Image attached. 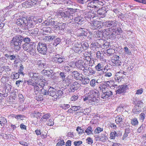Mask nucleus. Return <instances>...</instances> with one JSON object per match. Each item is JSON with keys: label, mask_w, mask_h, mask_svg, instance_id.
<instances>
[{"label": "nucleus", "mask_w": 146, "mask_h": 146, "mask_svg": "<svg viewBox=\"0 0 146 146\" xmlns=\"http://www.w3.org/2000/svg\"><path fill=\"white\" fill-rule=\"evenodd\" d=\"M103 128L100 127H97L94 130V133H99L103 131Z\"/></svg>", "instance_id": "5fc2aeb1"}, {"label": "nucleus", "mask_w": 146, "mask_h": 146, "mask_svg": "<svg viewBox=\"0 0 146 146\" xmlns=\"http://www.w3.org/2000/svg\"><path fill=\"white\" fill-rule=\"evenodd\" d=\"M82 45V48H83V51L89 47V45L87 42H84L83 43H81Z\"/></svg>", "instance_id": "de8ad7c7"}, {"label": "nucleus", "mask_w": 146, "mask_h": 146, "mask_svg": "<svg viewBox=\"0 0 146 146\" xmlns=\"http://www.w3.org/2000/svg\"><path fill=\"white\" fill-rule=\"evenodd\" d=\"M81 85L77 82H74L71 85L69 89V92H74L75 90H77L80 87Z\"/></svg>", "instance_id": "f8f14e48"}, {"label": "nucleus", "mask_w": 146, "mask_h": 146, "mask_svg": "<svg viewBox=\"0 0 146 146\" xmlns=\"http://www.w3.org/2000/svg\"><path fill=\"white\" fill-rule=\"evenodd\" d=\"M76 130L79 134H82L84 132V130L80 127H77Z\"/></svg>", "instance_id": "864d4df0"}, {"label": "nucleus", "mask_w": 146, "mask_h": 146, "mask_svg": "<svg viewBox=\"0 0 146 146\" xmlns=\"http://www.w3.org/2000/svg\"><path fill=\"white\" fill-rule=\"evenodd\" d=\"M63 94V92L61 90L58 91H56V94L55 96V98L57 99L58 98H59Z\"/></svg>", "instance_id": "c85d7f7f"}, {"label": "nucleus", "mask_w": 146, "mask_h": 146, "mask_svg": "<svg viewBox=\"0 0 146 146\" xmlns=\"http://www.w3.org/2000/svg\"><path fill=\"white\" fill-rule=\"evenodd\" d=\"M65 142L63 140L59 141L56 144L57 146H62L64 145Z\"/></svg>", "instance_id": "774afa93"}, {"label": "nucleus", "mask_w": 146, "mask_h": 146, "mask_svg": "<svg viewBox=\"0 0 146 146\" xmlns=\"http://www.w3.org/2000/svg\"><path fill=\"white\" fill-rule=\"evenodd\" d=\"M125 72L121 70L116 73L115 79L116 82H119L123 79L124 73Z\"/></svg>", "instance_id": "9d476101"}, {"label": "nucleus", "mask_w": 146, "mask_h": 146, "mask_svg": "<svg viewBox=\"0 0 146 146\" xmlns=\"http://www.w3.org/2000/svg\"><path fill=\"white\" fill-rule=\"evenodd\" d=\"M9 81V77L7 75L2 77L1 79V82L3 84H5Z\"/></svg>", "instance_id": "4c0bfd02"}, {"label": "nucleus", "mask_w": 146, "mask_h": 146, "mask_svg": "<svg viewBox=\"0 0 146 146\" xmlns=\"http://www.w3.org/2000/svg\"><path fill=\"white\" fill-rule=\"evenodd\" d=\"M64 70L66 72H71L72 70V69L71 67L68 66H65L64 68Z\"/></svg>", "instance_id": "3c124183"}, {"label": "nucleus", "mask_w": 146, "mask_h": 146, "mask_svg": "<svg viewBox=\"0 0 146 146\" xmlns=\"http://www.w3.org/2000/svg\"><path fill=\"white\" fill-rule=\"evenodd\" d=\"M37 49L39 53L44 55L46 54L47 50L46 44L45 43L39 42L37 46Z\"/></svg>", "instance_id": "20e7f679"}, {"label": "nucleus", "mask_w": 146, "mask_h": 146, "mask_svg": "<svg viewBox=\"0 0 146 146\" xmlns=\"http://www.w3.org/2000/svg\"><path fill=\"white\" fill-rule=\"evenodd\" d=\"M96 57L101 61L104 60V53L102 51H98L96 53Z\"/></svg>", "instance_id": "b1692460"}, {"label": "nucleus", "mask_w": 146, "mask_h": 146, "mask_svg": "<svg viewBox=\"0 0 146 146\" xmlns=\"http://www.w3.org/2000/svg\"><path fill=\"white\" fill-rule=\"evenodd\" d=\"M35 98L36 100L38 101H40L43 100L42 96L40 95L37 94L36 96H35Z\"/></svg>", "instance_id": "4d7b16f0"}, {"label": "nucleus", "mask_w": 146, "mask_h": 146, "mask_svg": "<svg viewBox=\"0 0 146 146\" xmlns=\"http://www.w3.org/2000/svg\"><path fill=\"white\" fill-rule=\"evenodd\" d=\"M97 83H98L97 80H96L94 79H92L90 81V84L92 87H94L95 86Z\"/></svg>", "instance_id": "8fccbe9b"}, {"label": "nucleus", "mask_w": 146, "mask_h": 146, "mask_svg": "<svg viewBox=\"0 0 146 146\" xmlns=\"http://www.w3.org/2000/svg\"><path fill=\"white\" fill-rule=\"evenodd\" d=\"M19 73H17L15 72H14L12 73L11 75V78L13 80L17 79L19 78Z\"/></svg>", "instance_id": "2f4dec72"}, {"label": "nucleus", "mask_w": 146, "mask_h": 146, "mask_svg": "<svg viewBox=\"0 0 146 146\" xmlns=\"http://www.w3.org/2000/svg\"><path fill=\"white\" fill-rule=\"evenodd\" d=\"M95 69L97 71H102L104 69V65L102 62L99 63L95 67Z\"/></svg>", "instance_id": "4be33fe9"}, {"label": "nucleus", "mask_w": 146, "mask_h": 146, "mask_svg": "<svg viewBox=\"0 0 146 146\" xmlns=\"http://www.w3.org/2000/svg\"><path fill=\"white\" fill-rule=\"evenodd\" d=\"M45 61L43 60H40L37 61V65L40 69L43 67L45 65Z\"/></svg>", "instance_id": "7c9ffc66"}, {"label": "nucleus", "mask_w": 146, "mask_h": 146, "mask_svg": "<svg viewBox=\"0 0 146 146\" xmlns=\"http://www.w3.org/2000/svg\"><path fill=\"white\" fill-rule=\"evenodd\" d=\"M50 116V113H46L41 118L40 121L41 122L46 121L49 118Z\"/></svg>", "instance_id": "473e14b6"}, {"label": "nucleus", "mask_w": 146, "mask_h": 146, "mask_svg": "<svg viewBox=\"0 0 146 146\" xmlns=\"http://www.w3.org/2000/svg\"><path fill=\"white\" fill-rule=\"evenodd\" d=\"M115 50L114 49L112 48H110L107 49L106 51L105 52L107 54L109 55V56L111 55L114 53Z\"/></svg>", "instance_id": "37998d69"}, {"label": "nucleus", "mask_w": 146, "mask_h": 146, "mask_svg": "<svg viewBox=\"0 0 146 146\" xmlns=\"http://www.w3.org/2000/svg\"><path fill=\"white\" fill-rule=\"evenodd\" d=\"M73 111H77L79 110L81 108L80 106H73L71 107Z\"/></svg>", "instance_id": "13d9d810"}, {"label": "nucleus", "mask_w": 146, "mask_h": 146, "mask_svg": "<svg viewBox=\"0 0 146 146\" xmlns=\"http://www.w3.org/2000/svg\"><path fill=\"white\" fill-rule=\"evenodd\" d=\"M26 18L21 17L17 19L16 21V23L19 26L22 25L24 27V24H25Z\"/></svg>", "instance_id": "2eb2a0df"}, {"label": "nucleus", "mask_w": 146, "mask_h": 146, "mask_svg": "<svg viewBox=\"0 0 146 146\" xmlns=\"http://www.w3.org/2000/svg\"><path fill=\"white\" fill-rule=\"evenodd\" d=\"M41 113L37 111H34L33 113L31 114V116L32 117L40 118L41 116Z\"/></svg>", "instance_id": "bb28decb"}, {"label": "nucleus", "mask_w": 146, "mask_h": 146, "mask_svg": "<svg viewBox=\"0 0 146 146\" xmlns=\"http://www.w3.org/2000/svg\"><path fill=\"white\" fill-rule=\"evenodd\" d=\"M87 142L89 144H92L93 143V140L90 137H88L86 139Z\"/></svg>", "instance_id": "0e129e2a"}, {"label": "nucleus", "mask_w": 146, "mask_h": 146, "mask_svg": "<svg viewBox=\"0 0 146 146\" xmlns=\"http://www.w3.org/2000/svg\"><path fill=\"white\" fill-rule=\"evenodd\" d=\"M113 62L115 64V66H119L121 65V62L120 61L118 60H114L113 61Z\"/></svg>", "instance_id": "052dcab7"}, {"label": "nucleus", "mask_w": 146, "mask_h": 146, "mask_svg": "<svg viewBox=\"0 0 146 146\" xmlns=\"http://www.w3.org/2000/svg\"><path fill=\"white\" fill-rule=\"evenodd\" d=\"M99 0H98L96 1L92 0L91 1H90V2L88 4V7H90V9L91 10H94V11H96L98 10V7L97 6V4L95 2L99 1Z\"/></svg>", "instance_id": "1a4fd4ad"}, {"label": "nucleus", "mask_w": 146, "mask_h": 146, "mask_svg": "<svg viewBox=\"0 0 146 146\" xmlns=\"http://www.w3.org/2000/svg\"><path fill=\"white\" fill-rule=\"evenodd\" d=\"M124 49L126 53V54L128 55H130L131 54V52L129 50L128 48L127 47L125 46L124 47Z\"/></svg>", "instance_id": "338daca9"}, {"label": "nucleus", "mask_w": 146, "mask_h": 146, "mask_svg": "<svg viewBox=\"0 0 146 146\" xmlns=\"http://www.w3.org/2000/svg\"><path fill=\"white\" fill-rule=\"evenodd\" d=\"M22 47L24 50L29 53L32 56H35L36 54L35 44L34 43H31L30 44L25 43L23 44Z\"/></svg>", "instance_id": "7ed1b4c3"}, {"label": "nucleus", "mask_w": 146, "mask_h": 146, "mask_svg": "<svg viewBox=\"0 0 146 146\" xmlns=\"http://www.w3.org/2000/svg\"><path fill=\"white\" fill-rule=\"evenodd\" d=\"M70 12L69 10L66 11L65 12H63L62 10H60L57 12V15L58 17L60 16L62 17L70 18L71 16Z\"/></svg>", "instance_id": "0eeeda50"}, {"label": "nucleus", "mask_w": 146, "mask_h": 146, "mask_svg": "<svg viewBox=\"0 0 146 146\" xmlns=\"http://www.w3.org/2000/svg\"><path fill=\"white\" fill-rule=\"evenodd\" d=\"M35 21L34 19L33 20L30 18H26L25 24H24V27L28 29L33 27L36 24Z\"/></svg>", "instance_id": "423d86ee"}, {"label": "nucleus", "mask_w": 146, "mask_h": 146, "mask_svg": "<svg viewBox=\"0 0 146 146\" xmlns=\"http://www.w3.org/2000/svg\"><path fill=\"white\" fill-rule=\"evenodd\" d=\"M60 107L64 110H66L70 107V106L68 104H62L60 105Z\"/></svg>", "instance_id": "6e6d98bb"}, {"label": "nucleus", "mask_w": 146, "mask_h": 146, "mask_svg": "<svg viewBox=\"0 0 146 146\" xmlns=\"http://www.w3.org/2000/svg\"><path fill=\"white\" fill-rule=\"evenodd\" d=\"M131 123L132 125L135 126L138 124L139 121L136 118L134 117L131 119Z\"/></svg>", "instance_id": "f704fd0d"}, {"label": "nucleus", "mask_w": 146, "mask_h": 146, "mask_svg": "<svg viewBox=\"0 0 146 146\" xmlns=\"http://www.w3.org/2000/svg\"><path fill=\"white\" fill-rule=\"evenodd\" d=\"M62 80V81H64L65 80V79L66 75L65 73L64 72H61L59 74Z\"/></svg>", "instance_id": "680f3d73"}, {"label": "nucleus", "mask_w": 146, "mask_h": 146, "mask_svg": "<svg viewBox=\"0 0 146 146\" xmlns=\"http://www.w3.org/2000/svg\"><path fill=\"white\" fill-rule=\"evenodd\" d=\"M89 67H86L84 68L83 73L86 75L89 76Z\"/></svg>", "instance_id": "603ef678"}, {"label": "nucleus", "mask_w": 146, "mask_h": 146, "mask_svg": "<svg viewBox=\"0 0 146 146\" xmlns=\"http://www.w3.org/2000/svg\"><path fill=\"white\" fill-rule=\"evenodd\" d=\"M43 31L44 33H50L51 32L50 28L48 27H45L43 28Z\"/></svg>", "instance_id": "49530a36"}, {"label": "nucleus", "mask_w": 146, "mask_h": 146, "mask_svg": "<svg viewBox=\"0 0 146 146\" xmlns=\"http://www.w3.org/2000/svg\"><path fill=\"white\" fill-rule=\"evenodd\" d=\"M37 3L36 2L35 0H29L27 1H26L24 3V5H25L26 7H31V6L34 5Z\"/></svg>", "instance_id": "f3484780"}, {"label": "nucleus", "mask_w": 146, "mask_h": 146, "mask_svg": "<svg viewBox=\"0 0 146 146\" xmlns=\"http://www.w3.org/2000/svg\"><path fill=\"white\" fill-rule=\"evenodd\" d=\"M7 122V121L5 118L3 117H0V124L1 126H3Z\"/></svg>", "instance_id": "ea45409f"}, {"label": "nucleus", "mask_w": 146, "mask_h": 146, "mask_svg": "<svg viewBox=\"0 0 146 146\" xmlns=\"http://www.w3.org/2000/svg\"><path fill=\"white\" fill-rule=\"evenodd\" d=\"M34 93L35 94L37 95L39 94L40 91V89L39 87L36 85L34 86Z\"/></svg>", "instance_id": "09e8293b"}, {"label": "nucleus", "mask_w": 146, "mask_h": 146, "mask_svg": "<svg viewBox=\"0 0 146 146\" xmlns=\"http://www.w3.org/2000/svg\"><path fill=\"white\" fill-rule=\"evenodd\" d=\"M91 99H89L88 102V104H94L96 105L98 102V100L97 99L94 97H91Z\"/></svg>", "instance_id": "aec40b11"}, {"label": "nucleus", "mask_w": 146, "mask_h": 146, "mask_svg": "<svg viewBox=\"0 0 146 146\" xmlns=\"http://www.w3.org/2000/svg\"><path fill=\"white\" fill-rule=\"evenodd\" d=\"M37 82L35 84V85H38L40 86L41 88H43L45 85V83L44 82L42 81V79L41 78H40V80L36 81Z\"/></svg>", "instance_id": "72a5a7b5"}, {"label": "nucleus", "mask_w": 146, "mask_h": 146, "mask_svg": "<svg viewBox=\"0 0 146 146\" xmlns=\"http://www.w3.org/2000/svg\"><path fill=\"white\" fill-rule=\"evenodd\" d=\"M103 33L102 32L100 31H97L96 34L94 35L95 37L96 38L102 37L103 36Z\"/></svg>", "instance_id": "79ce46f5"}, {"label": "nucleus", "mask_w": 146, "mask_h": 146, "mask_svg": "<svg viewBox=\"0 0 146 146\" xmlns=\"http://www.w3.org/2000/svg\"><path fill=\"white\" fill-rule=\"evenodd\" d=\"M93 131L92 128L91 126H88L85 131V132L88 135L92 133Z\"/></svg>", "instance_id": "e433bc0d"}, {"label": "nucleus", "mask_w": 146, "mask_h": 146, "mask_svg": "<svg viewBox=\"0 0 146 146\" xmlns=\"http://www.w3.org/2000/svg\"><path fill=\"white\" fill-rule=\"evenodd\" d=\"M84 63L83 61L80 60L77 61L75 63V66L79 69L82 70V68H84Z\"/></svg>", "instance_id": "dca6fc26"}, {"label": "nucleus", "mask_w": 146, "mask_h": 146, "mask_svg": "<svg viewBox=\"0 0 146 146\" xmlns=\"http://www.w3.org/2000/svg\"><path fill=\"white\" fill-rule=\"evenodd\" d=\"M90 93L91 96L94 97L96 98H99V93L98 91L96 90H93L90 91Z\"/></svg>", "instance_id": "6ab92c4d"}, {"label": "nucleus", "mask_w": 146, "mask_h": 146, "mask_svg": "<svg viewBox=\"0 0 146 146\" xmlns=\"http://www.w3.org/2000/svg\"><path fill=\"white\" fill-rule=\"evenodd\" d=\"M112 30H114L113 31H115V32H116V31H118L117 30H117L115 29H112L111 28H108L107 29H104L102 31V32L103 33V36L106 35V36H108L109 35H110V34H111V33H110V31H111Z\"/></svg>", "instance_id": "a211bd4d"}, {"label": "nucleus", "mask_w": 146, "mask_h": 146, "mask_svg": "<svg viewBox=\"0 0 146 146\" xmlns=\"http://www.w3.org/2000/svg\"><path fill=\"white\" fill-rule=\"evenodd\" d=\"M82 82L84 84H88L90 82V80L88 78H82Z\"/></svg>", "instance_id": "bf43d9fd"}, {"label": "nucleus", "mask_w": 146, "mask_h": 146, "mask_svg": "<svg viewBox=\"0 0 146 146\" xmlns=\"http://www.w3.org/2000/svg\"><path fill=\"white\" fill-rule=\"evenodd\" d=\"M123 119L121 116L118 115L115 117V121L117 124H119L122 123Z\"/></svg>", "instance_id": "c756f323"}, {"label": "nucleus", "mask_w": 146, "mask_h": 146, "mask_svg": "<svg viewBox=\"0 0 146 146\" xmlns=\"http://www.w3.org/2000/svg\"><path fill=\"white\" fill-rule=\"evenodd\" d=\"M75 50L78 53H80L83 51V48H82L81 43L76 42L74 44Z\"/></svg>", "instance_id": "ddd939ff"}, {"label": "nucleus", "mask_w": 146, "mask_h": 146, "mask_svg": "<svg viewBox=\"0 0 146 146\" xmlns=\"http://www.w3.org/2000/svg\"><path fill=\"white\" fill-rule=\"evenodd\" d=\"M23 40V36L20 35H16L14 36L11 41V44L13 46L14 49L19 50L21 48V46Z\"/></svg>", "instance_id": "f03ea898"}, {"label": "nucleus", "mask_w": 146, "mask_h": 146, "mask_svg": "<svg viewBox=\"0 0 146 146\" xmlns=\"http://www.w3.org/2000/svg\"><path fill=\"white\" fill-rule=\"evenodd\" d=\"M65 58L59 54L56 55L53 57L52 60L53 62L58 63H61L64 60Z\"/></svg>", "instance_id": "9b49d317"}, {"label": "nucleus", "mask_w": 146, "mask_h": 146, "mask_svg": "<svg viewBox=\"0 0 146 146\" xmlns=\"http://www.w3.org/2000/svg\"><path fill=\"white\" fill-rule=\"evenodd\" d=\"M28 75L29 79L27 81V83L28 85L32 86L35 85L36 81L40 80L42 78L40 74L31 71L29 72Z\"/></svg>", "instance_id": "f257e3e1"}, {"label": "nucleus", "mask_w": 146, "mask_h": 146, "mask_svg": "<svg viewBox=\"0 0 146 146\" xmlns=\"http://www.w3.org/2000/svg\"><path fill=\"white\" fill-rule=\"evenodd\" d=\"M82 111V113L83 115H88L90 112V110L89 108H86V109H81Z\"/></svg>", "instance_id": "a19ab883"}, {"label": "nucleus", "mask_w": 146, "mask_h": 146, "mask_svg": "<svg viewBox=\"0 0 146 146\" xmlns=\"http://www.w3.org/2000/svg\"><path fill=\"white\" fill-rule=\"evenodd\" d=\"M110 138L111 139H114L116 137L118 136L116 132L115 131H112L110 134Z\"/></svg>", "instance_id": "cd10ccee"}, {"label": "nucleus", "mask_w": 146, "mask_h": 146, "mask_svg": "<svg viewBox=\"0 0 146 146\" xmlns=\"http://www.w3.org/2000/svg\"><path fill=\"white\" fill-rule=\"evenodd\" d=\"M128 89L127 85H121L119 86V88L117 91V93L119 94L125 92L126 90Z\"/></svg>", "instance_id": "4468645a"}, {"label": "nucleus", "mask_w": 146, "mask_h": 146, "mask_svg": "<svg viewBox=\"0 0 146 146\" xmlns=\"http://www.w3.org/2000/svg\"><path fill=\"white\" fill-rule=\"evenodd\" d=\"M91 24V29L94 30L101 28L102 23L101 21L94 20L93 21Z\"/></svg>", "instance_id": "6e6552de"}, {"label": "nucleus", "mask_w": 146, "mask_h": 146, "mask_svg": "<svg viewBox=\"0 0 146 146\" xmlns=\"http://www.w3.org/2000/svg\"><path fill=\"white\" fill-rule=\"evenodd\" d=\"M130 133V130L128 129H126L125 133H124L122 137V139L126 140V138L128 136V134Z\"/></svg>", "instance_id": "58836bf2"}, {"label": "nucleus", "mask_w": 146, "mask_h": 146, "mask_svg": "<svg viewBox=\"0 0 146 146\" xmlns=\"http://www.w3.org/2000/svg\"><path fill=\"white\" fill-rule=\"evenodd\" d=\"M105 24L108 27H115L117 25L116 23L113 21L106 22H105Z\"/></svg>", "instance_id": "5701e85b"}, {"label": "nucleus", "mask_w": 146, "mask_h": 146, "mask_svg": "<svg viewBox=\"0 0 146 146\" xmlns=\"http://www.w3.org/2000/svg\"><path fill=\"white\" fill-rule=\"evenodd\" d=\"M82 143V142L81 141H74V144L75 146H79L81 145Z\"/></svg>", "instance_id": "69168bd1"}, {"label": "nucleus", "mask_w": 146, "mask_h": 146, "mask_svg": "<svg viewBox=\"0 0 146 146\" xmlns=\"http://www.w3.org/2000/svg\"><path fill=\"white\" fill-rule=\"evenodd\" d=\"M52 25V28H54L55 30H61L64 29L65 28V27L64 24H61L57 23V22H55L54 21H52V22L50 23L47 24L46 23V25L51 26V25Z\"/></svg>", "instance_id": "39448f33"}, {"label": "nucleus", "mask_w": 146, "mask_h": 146, "mask_svg": "<svg viewBox=\"0 0 146 146\" xmlns=\"http://www.w3.org/2000/svg\"><path fill=\"white\" fill-rule=\"evenodd\" d=\"M56 90L54 88H53L52 87H50L48 91V94L50 96L54 97L55 98V96L56 95Z\"/></svg>", "instance_id": "393cba45"}, {"label": "nucleus", "mask_w": 146, "mask_h": 146, "mask_svg": "<svg viewBox=\"0 0 146 146\" xmlns=\"http://www.w3.org/2000/svg\"><path fill=\"white\" fill-rule=\"evenodd\" d=\"M19 68L18 70V73L24 76L25 74L23 72L24 68L23 65L21 63H19Z\"/></svg>", "instance_id": "c9c22d12"}, {"label": "nucleus", "mask_w": 146, "mask_h": 146, "mask_svg": "<svg viewBox=\"0 0 146 146\" xmlns=\"http://www.w3.org/2000/svg\"><path fill=\"white\" fill-rule=\"evenodd\" d=\"M106 82L107 85L108 86V87L111 88L112 89H113V86H112L113 85L114 83V81H112L111 80Z\"/></svg>", "instance_id": "a18cd8bd"}, {"label": "nucleus", "mask_w": 146, "mask_h": 146, "mask_svg": "<svg viewBox=\"0 0 146 146\" xmlns=\"http://www.w3.org/2000/svg\"><path fill=\"white\" fill-rule=\"evenodd\" d=\"M75 114L79 117L83 116V114L82 113V111L81 109H80L78 111L76 112Z\"/></svg>", "instance_id": "e2e57ef3"}, {"label": "nucleus", "mask_w": 146, "mask_h": 146, "mask_svg": "<svg viewBox=\"0 0 146 146\" xmlns=\"http://www.w3.org/2000/svg\"><path fill=\"white\" fill-rule=\"evenodd\" d=\"M99 88L100 90L102 92H105L108 88V86L107 85L106 82H105L104 83H102L100 85Z\"/></svg>", "instance_id": "412c9836"}, {"label": "nucleus", "mask_w": 146, "mask_h": 146, "mask_svg": "<svg viewBox=\"0 0 146 146\" xmlns=\"http://www.w3.org/2000/svg\"><path fill=\"white\" fill-rule=\"evenodd\" d=\"M73 76L77 80H81L82 77L80 76V74L77 71H74L72 72Z\"/></svg>", "instance_id": "a878e982"}, {"label": "nucleus", "mask_w": 146, "mask_h": 146, "mask_svg": "<svg viewBox=\"0 0 146 146\" xmlns=\"http://www.w3.org/2000/svg\"><path fill=\"white\" fill-rule=\"evenodd\" d=\"M99 138L100 140L103 142L106 141L107 139V137L104 134H102L100 137L98 136V138Z\"/></svg>", "instance_id": "c03bdc74"}]
</instances>
